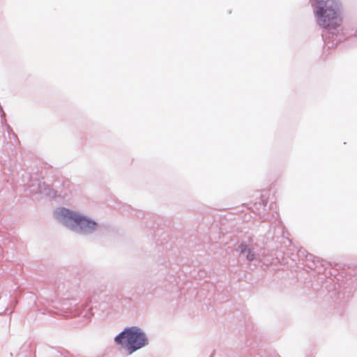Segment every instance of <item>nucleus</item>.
<instances>
[{
	"label": "nucleus",
	"mask_w": 357,
	"mask_h": 357,
	"mask_svg": "<svg viewBox=\"0 0 357 357\" xmlns=\"http://www.w3.org/2000/svg\"><path fill=\"white\" fill-rule=\"evenodd\" d=\"M314 15L318 24L326 29L339 28L342 22V7L339 0H314Z\"/></svg>",
	"instance_id": "f257e3e1"
},
{
	"label": "nucleus",
	"mask_w": 357,
	"mask_h": 357,
	"mask_svg": "<svg viewBox=\"0 0 357 357\" xmlns=\"http://www.w3.org/2000/svg\"><path fill=\"white\" fill-rule=\"evenodd\" d=\"M114 340L117 344L126 347L130 354L148 343L146 335L139 328L135 326L126 328Z\"/></svg>",
	"instance_id": "f03ea898"
},
{
	"label": "nucleus",
	"mask_w": 357,
	"mask_h": 357,
	"mask_svg": "<svg viewBox=\"0 0 357 357\" xmlns=\"http://www.w3.org/2000/svg\"><path fill=\"white\" fill-rule=\"evenodd\" d=\"M56 215L59 219L63 221L67 227H68V221H73L75 225L84 231L94 230L97 227V224L94 221L65 208H59L56 212ZM69 227L72 230L75 229L74 225H70Z\"/></svg>",
	"instance_id": "7ed1b4c3"
},
{
	"label": "nucleus",
	"mask_w": 357,
	"mask_h": 357,
	"mask_svg": "<svg viewBox=\"0 0 357 357\" xmlns=\"http://www.w3.org/2000/svg\"><path fill=\"white\" fill-rule=\"evenodd\" d=\"M241 252L243 254H247V259L249 261H252L254 259V255L251 253L250 250L247 248L246 245H241Z\"/></svg>",
	"instance_id": "20e7f679"
}]
</instances>
